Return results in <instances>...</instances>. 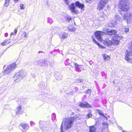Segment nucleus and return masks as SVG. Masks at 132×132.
Returning <instances> with one entry per match:
<instances>
[{
    "instance_id": "0eeeda50",
    "label": "nucleus",
    "mask_w": 132,
    "mask_h": 132,
    "mask_svg": "<svg viewBox=\"0 0 132 132\" xmlns=\"http://www.w3.org/2000/svg\"><path fill=\"white\" fill-rule=\"evenodd\" d=\"M125 60L130 62H132V52L130 51H127L126 53Z\"/></svg>"
},
{
    "instance_id": "ea45409f",
    "label": "nucleus",
    "mask_w": 132,
    "mask_h": 132,
    "mask_svg": "<svg viewBox=\"0 0 132 132\" xmlns=\"http://www.w3.org/2000/svg\"><path fill=\"white\" fill-rule=\"evenodd\" d=\"M42 121H40L39 122V124H41L42 123Z\"/></svg>"
},
{
    "instance_id": "72a5a7b5",
    "label": "nucleus",
    "mask_w": 132,
    "mask_h": 132,
    "mask_svg": "<svg viewBox=\"0 0 132 132\" xmlns=\"http://www.w3.org/2000/svg\"><path fill=\"white\" fill-rule=\"evenodd\" d=\"M43 63H44V64H45V65L47 66V62L46 61L44 60L43 61Z\"/></svg>"
},
{
    "instance_id": "cd10ccee",
    "label": "nucleus",
    "mask_w": 132,
    "mask_h": 132,
    "mask_svg": "<svg viewBox=\"0 0 132 132\" xmlns=\"http://www.w3.org/2000/svg\"><path fill=\"white\" fill-rule=\"evenodd\" d=\"M71 19L72 18L71 16H67L66 18V20L68 21H70Z\"/></svg>"
},
{
    "instance_id": "5701e85b",
    "label": "nucleus",
    "mask_w": 132,
    "mask_h": 132,
    "mask_svg": "<svg viewBox=\"0 0 132 132\" xmlns=\"http://www.w3.org/2000/svg\"><path fill=\"white\" fill-rule=\"evenodd\" d=\"M10 0H5V3L4 5L6 6L7 7L8 6L9 2Z\"/></svg>"
},
{
    "instance_id": "c85d7f7f",
    "label": "nucleus",
    "mask_w": 132,
    "mask_h": 132,
    "mask_svg": "<svg viewBox=\"0 0 132 132\" xmlns=\"http://www.w3.org/2000/svg\"><path fill=\"white\" fill-rule=\"evenodd\" d=\"M27 32H24L22 34V35H23L24 36V37H27Z\"/></svg>"
},
{
    "instance_id": "4be33fe9",
    "label": "nucleus",
    "mask_w": 132,
    "mask_h": 132,
    "mask_svg": "<svg viewBox=\"0 0 132 132\" xmlns=\"http://www.w3.org/2000/svg\"><path fill=\"white\" fill-rule=\"evenodd\" d=\"M67 37V34L65 33H63L62 34V38L63 39L66 38Z\"/></svg>"
},
{
    "instance_id": "dca6fc26",
    "label": "nucleus",
    "mask_w": 132,
    "mask_h": 132,
    "mask_svg": "<svg viewBox=\"0 0 132 132\" xmlns=\"http://www.w3.org/2000/svg\"><path fill=\"white\" fill-rule=\"evenodd\" d=\"M96 127L94 126H91L89 127V132H96Z\"/></svg>"
},
{
    "instance_id": "37998d69",
    "label": "nucleus",
    "mask_w": 132,
    "mask_h": 132,
    "mask_svg": "<svg viewBox=\"0 0 132 132\" xmlns=\"http://www.w3.org/2000/svg\"><path fill=\"white\" fill-rule=\"evenodd\" d=\"M52 116H55V114L54 113H53L52 114Z\"/></svg>"
},
{
    "instance_id": "2f4dec72",
    "label": "nucleus",
    "mask_w": 132,
    "mask_h": 132,
    "mask_svg": "<svg viewBox=\"0 0 132 132\" xmlns=\"http://www.w3.org/2000/svg\"><path fill=\"white\" fill-rule=\"evenodd\" d=\"M83 80V79L79 78L78 79V82H81Z\"/></svg>"
},
{
    "instance_id": "c756f323",
    "label": "nucleus",
    "mask_w": 132,
    "mask_h": 132,
    "mask_svg": "<svg viewBox=\"0 0 132 132\" xmlns=\"http://www.w3.org/2000/svg\"><path fill=\"white\" fill-rule=\"evenodd\" d=\"M129 29L128 28L125 27L124 28V31L125 32H127L129 31Z\"/></svg>"
},
{
    "instance_id": "423d86ee",
    "label": "nucleus",
    "mask_w": 132,
    "mask_h": 132,
    "mask_svg": "<svg viewBox=\"0 0 132 132\" xmlns=\"http://www.w3.org/2000/svg\"><path fill=\"white\" fill-rule=\"evenodd\" d=\"M108 0H100V2L97 6V10L99 11L102 10L104 7L105 6Z\"/></svg>"
},
{
    "instance_id": "412c9836",
    "label": "nucleus",
    "mask_w": 132,
    "mask_h": 132,
    "mask_svg": "<svg viewBox=\"0 0 132 132\" xmlns=\"http://www.w3.org/2000/svg\"><path fill=\"white\" fill-rule=\"evenodd\" d=\"M21 109V107L20 106H19L17 108V110L16 111V113H20Z\"/></svg>"
},
{
    "instance_id": "9d476101",
    "label": "nucleus",
    "mask_w": 132,
    "mask_h": 132,
    "mask_svg": "<svg viewBox=\"0 0 132 132\" xmlns=\"http://www.w3.org/2000/svg\"><path fill=\"white\" fill-rule=\"evenodd\" d=\"M105 32H106L107 34L110 35H113L117 33V31L116 30L113 29H105L104 30Z\"/></svg>"
},
{
    "instance_id": "7c9ffc66",
    "label": "nucleus",
    "mask_w": 132,
    "mask_h": 132,
    "mask_svg": "<svg viewBox=\"0 0 132 132\" xmlns=\"http://www.w3.org/2000/svg\"><path fill=\"white\" fill-rule=\"evenodd\" d=\"M87 117L86 118H90L92 117V115L91 114H89L87 115Z\"/></svg>"
},
{
    "instance_id": "f704fd0d",
    "label": "nucleus",
    "mask_w": 132,
    "mask_h": 132,
    "mask_svg": "<svg viewBox=\"0 0 132 132\" xmlns=\"http://www.w3.org/2000/svg\"><path fill=\"white\" fill-rule=\"evenodd\" d=\"M79 66L77 68H76V69L77 71L78 72H80L81 71V70L80 69Z\"/></svg>"
},
{
    "instance_id": "2eb2a0df",
    "label": "nucleus",
    "mask_w": 132,
    "mask_h": 132,
    "mask_svg": "<svg viewBox=\"0 0 132 132\" xmlns=\"http://www.w3.org/2000/svg\"><path fill=\"white\" fill-rule=\"evenodd\" d=\"M68 29L69 30L70 32H73L75 31V27L72 25H69L68 27Z\"/></svg>"
},
{
    "instance_id": "aec40b11",
    "label": "nucleus",
    "mask_w": 132,
    "mask_h": 132,
    "mask_svg": "<svg viewBox=\"0 0 132 132\" xmlns=\"http://www.w3.org/2000/svg\"><path fill=\"white\" fill-rule=\"evenodd\" d=\"M18 31V28H16L14 30V32H12L11 34L10 35H15Z\"/></svg>"
},
{
    "instance_id": "6e6552de",
    "label": "nucleus",
    "mask_w": 132,
    "mask_h": 132,
    "mask_svg": "<svg viewBox=\"0 0 132 132\" xmlns=\"http://www.w3.org/2000/svg\"><path fill=\"white\" fill-rule=\"evenodd\" d=\"M103 33L101 31H97L95 32V37L99 41H101L102 38V36Z\"/></svg>"
},
{
    "instance_id": "4468645a",
    "label": "nucleus",
    "mask_w": 132,
    "mask_h": 132,
    "mask_svg": "<svg viewBox=\"0 0 132 132\" xmlns=\"http://www.w3.org/2000/svg\"><path fill=\"white\" fill-rule=\"evenodd\" d=\"M75 4L76 6L79 8L81 9L82 10L85 6L84 4L81 3L79 1H77L75 2Z\"/></svg>"
},
{
    "instance_id": "9b49d317",
    "label": "nucleus",
    "mask_w": 132,
    "mask_h": 132,
    "mask_svg": "<svg viewBox=\"0 0 132 132\" xmlns=\"http://www.w3.org/2000/svg\"><path fill=\"white\" fill-rule=\"evenodd\" d=\"M123 19L124 20H127V22L132 20V16L130 13H127L125 14L123 16Z\"/></svg>"
},
{
    "instance_id": "20e7f679",
    "label": "nucleus",
    "mask_w": 132,
    "mask_h": 132,
    "mask_svg": "<svg viewBox=\"0 0 132 132\" xmlns=\"http://www.w3.org/2000/svg\"><path fill=\"white\" fill-rule=\"evenodd\" d=\"M119 42L118 39H114L112 40H110L108 39H106L104 41V44L106 46H109L112 45H118Z\"/></svg>"
},
{
    "instance_id": "79ce46f5",
    "label": "nucleus",
    "mask_w": 132,
    "mask_h": 132,
    "mask_svg": "<svg viewBox=\"0 0 132 132\" xmlns=\"http://www.w3.org/2000/svg\"><path fill=\"white\" fill-rule=\"evenodd\" d=\"M19 0H14V1L15 3H16Z\"/></svg>"
},
{
    "instance_id": "473e14b6",
    "label": "nucleus",
    "mask_w": 132,
    "mask_h": 132,
    "mask_svg": "<svg viewBox=\"0 0 132 132\" xmlns=\"http://www.w3.org/2000/svg\"><path fill=\"white\" fill-rule=\"evenodd\" d=\"M64 2L66 3L67 5H68L69 3L68 0H64Z\"/></svg>"
},
{
    "instance_id": "ddd939ff",
    "label": "nucleus",
    "mask_w": 132,
    "mask_h": 132,
    "mask_svg": "<svg viewBox=\"0 0 132 132\" xmlns=\"http://www.w3.org/2000/svg\"><path fill=\"white\" fill-rule=\"evenodd\" d=\"M79 106L82 107L84 108L86 107L88 108H91L92 106L87 103L85 102L84 103H81L79 104Z\"/></svg>"
},
{
    "instance_id": "a19ab883",
    "label": "nucleus",
    "mask_w": 132,
    "mask_h": 132,
    "mask_svg": "<svg viewBox=\"0 0 132 132\" xmlns=\"http://www.w3.org/2000/svg\"><path fill=\"white\" fill-rule=\"evenodd\" d=\"M30 123L31 125H32V124L33 123V122L32 121H31L30 122Z\"/></svg>"
},
{
    "instance_id": "e433bc0d",
    "label": "nucleus",
    "mask_w": 132,
    "mask_h": 132,
    "mask_svg": "<svg viewBox=\"0 0 132 132\" xmlns=\"http://www.w3.org/2000/svg\"><path fill=\"white\" fill-rule=\"evenodd\" d=\"M130 50L132 51V42L131 43V46L129 47Z\"/></svg>"
},
{
    "instance_id": "7ed1b4c3",
    "label": "nucleus",
    "mask_w": 132,
    "mask_h": 132,
    "mask_svg": "<svg viewBox=\"0 0 132 132\" xmlns=\"http://www.w3.org/2000/svg\"><path fill=\"white\" fill-rule=\"evenodd\" d=\"M26 75L25 70H21L15 74L13 77V78L15 82H18L24 77Z\"/></svg>"
},
{
    "instance_id": "f257e3e1",
    "label": "nucleus",
    "mask_w": 132,
    "mask_h": 132,
    "mask_svg": "<svg viewBox=\"0 0 132 132\" xmlns=\"http://www.w3.org/2000/svg\"><path fill=\"white\" fill-rule=\"evenodd\" d=\"M78 116L77 115L71 118H67L62 122L60 132H64L63 128L65 130L70 128L73 125V121L78 118Z\"/></svg>"
},
{
    "instance_id": "49530a36",
    "label": "nucleus",
    "mask_w": 132,
    "mask_h": 132,
    "mask_svg": "<svg viewBox=\"0 0 132 132\" xmlns=\"http://www.w3.org/2000/svg\"><path fill=\"white\" fill-rule=\"evenodd\" d=\"M120 88H118V89L119 90H120Z\"/></svg>"
},
{
    "instance_id": "393cba45",
    "label": "nucleus",
    "mask_w": 132,
    "mask_h": 132,
    "mask_svg": "<svg viewBox=\"0 0 132 132\" xmlns=\"http://www.w3.org/2000/svg\"><path fill=\"white\" fill-rule=\"evenodd\" d=\"M74 65H75V67L76 68H77L79 66H80V65H79L77 63H73Z\"/></svg>"
},
{
    "instance_id": "c9c22d12",
    "label": "nucleus",
    "mask_w": 132,
    "mask_h": 132,
    "mask_svg": "<svg viewBox=\"0 0 132 132\" xmlns=\"http://www.w3.org/2000/svg\"><path fill=\"white\" fill-rule=\"evenodd\" d=\"M91 91V90L90 89H88L87 91L86 92L87 93H90Z\"/></svg>"
},
{
    "instance_id": "b1692460",
    "label": "nucleus",
    "mask_w": 132,
    "mask_h": 132,
    "mask_svg": "<svg viewBox=\"0 0 132 132\" xmlns=\"http://www.w3.org/2000/svg\"><path fill=\"white\" fill-rule=\"evenodd\" d=\"M115 18L117 20L120 21L121 19V18L118 15H116L115 16Z\"/></svg>"
},
{
    "instance_id": "bb28decb",
    "label": "nucleus",
    "mask_w": 132,
    "mask_h": 132,
    "mask_svg": "<svg viewBox=\"0 0 132 132\" xmlns=\"http://www.w3.org/2000/svg\"><path fill=\"white\" fill-rule=\"evenodd\" d=\"M20 7L21 9H24L25 7L24 5L23 4H21L20 5Z\"/></svg>"
},
{
    "instance_id": "a878e982",
    "label": "nucleus",
    "mask_w": 132,
    "mask_h": 132,
    "mask_svg": "<svg viewBox=\"0 0 132 132\" xmlns=\"http://www.w3.org/2000/svg\"><path fill=\"white\" fill-rule=\"evenodd\" d=\"M115 25V24L114 23H109L108 25V26L109 27H113Z\"/></svg>"
},
{
    "instance_id": "a18cd8bd",
    "label": "nucleus",
    "mask_w": 132,
    "mask_h": 132,
    "mask_svg": "<svg viewBox=\"0 0 132 132\" xmlns=\"http://www.w3.org/2000/svg\"><path fill=\"white\" fill-rule=\"evenodd\" d=\"M122 132H127L125 131H123Z\"/></svg>"
},
{
    "instance_id": "58836bf2",
    "label": "nucleus",
    "mask_w": 132,
    "mask_h": 132,
    "mask_svg": "<svg viewBox=\"0 0 132 132\" xmlns=\"http://www.w3.org/2000/svg\"><path fill=\"white\" fill-rule=\"evenodd\" d=\"M8 35V34L7 33H6L5 34V36L6 37Z\"/></svg>"
},
{
    "instance_id": "1a4fd4ad",
    "label": "nucleus",
    "mask_w": 132,
    "mask_h": 132,
    "mask_svg": "<svg viewBox=\"0 0 132 132\" xmlns=\"http://www.w3.org/2000/svg\"><path fill=\"white\" fill-rule=\"evenodd\" d=\"M69 10L71 11V13H73L75 14H77L79 13V12L76 9L74 3H72L69 6Z\"/></svg>"
},
{
    "instance_id": "f3484780",
    "label": "nucleus",
    "mask_w": 132,
    "mask_h": 132,
    "mask_svg": "<svg viewBox=\"0 0 132 132\" xmlns=\"http://www.w3.org/2000/svg\"><path fill=\"white\" fill-rule=\"evenodd\" d=\"M10 42V40L9 39L5 40L1 44L3 46L9 43Z\"/></svg>"
},
{
    "instance_id": "4c0bfd02",
    "label": "nucleus",
    "mask_w": 132,
    "mask_h": 132,
    "mask_svg": "<svg viewBox=\"0 0 132 132\" xmlns=\"http://www.w3.org/2000/svg\"><path fill=\"white\" fill-rule=\"evenodd\" d=\"M99 113L100 115L103 116L104 114L103 113L101 112H99Z\"/></svg>"
},
{
    "instance_id": "6ab92c4d",
    "label": "nucleus",
    "mask_w": 132,
    "mask_h": 132,
    "mask_svg": "<svg viewBox=\"0 0 132 132\" xmlns=\"http://www.w3.org/2000/svg\"><path fill=\"white\" fill-rule=\"evenodd\" d=\"M105 61L109 60L110 59L109 57L107 55L104 54L102 55Z\"/></svg>"
},
{
    "instance_id": "a211bd4d",
    "label": "nucleus",
    "mask_w": 132,
    "mask_h": 132,
    "mask_svg": "<svg viewBox=\"0 0 132 132\" xmlns=\"http://www.w3.org/2000/svg\"><path fill=\"white\" fill-rule=\"evenodd\" d=\"M93 42L96 44L98 45V46L101 48H104L105 47L102 45H100L98 42H97L95 39L93 38Z\"/></svg>"
},
{
    "instance_id": "c03bdc74",
    "label": "nucleus",
    "mask_w": 132,
    "mask_h": 132,
    "mask_svg": "<svg viewBox=\"0 0 132 132\" xmlns=\"http://www.w3.org/2000/svg\"><path fill=\"white\" fill-rule=\"evenodd\" d=\"M121 38V37L120 36H118V37H117V38Z\"/></svg>"
},
{
    "instance_id": "f03ea898",
    "label": "nucleus",
    "mask_w": 132,
    "mask_h": 132,
    "mask_svg": "<svg viewBox=\"0 0 132 132\" xmlns=\"http://www.w3.org/2000/svg\"><path fill=\"white\" fill-rule=\"evenodd\" d=\"M119 7L123 11H128L130 7V5L128 0H120Z\"/></svg>"
},
{
    "instance_id": "39448f33",
    "label": "nucleus",
    "mask_w": 132,
    "mask_h": 132,
    "mask_svg": "<svg viewBox=\"0 0 132 132\" xmlns=\"http://www.w3.org/2000/svg\"><path fill=\"white\" fill-rule=\"evenodd\" d=\"M16 65L15 63H13L7 66L6 69L4 71L3 73L4 74L9 73L10 72L15 68Z\"/></svg>"
},
{
    "instance_id": "f8f14e48",
    "label": "nucleus",
    "mask_w": 132,
    "mask_h": 132,
    "mask_svg": "<svg viewBox=\"0 0 132 132\" xmlns=\"http://www.w3.org/2000/svg\"><path fill=\"white\" fill-rule=\"evenodd\" d=\"M20 126L22 128L21 129L23 132H26L29 128V125L27 124L22 123L20 125Z\"/></svg>"
}]
</instances>
